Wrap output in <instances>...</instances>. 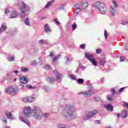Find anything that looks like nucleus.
Wrapping results in <instances>:
<instances>
[{
    "label": "nucleus",
    "mask_w": 128,
    "mask_h": 128,
    "mask_svg": "<svg viewBox=\"0 0 128 128\" xmlns=\"http://www.w3.org/2000/svg\"><path fill=\"white\" fill-rule=\"evenodd\" d=\"M54 80H56L54 78L52 77H48L47 78V82H54Z\"/></svg>",
    "instance_id": "nucleus-17"
},
{
    "label": "nucleus",
    "mask_w": 128,
    "mask_h": 128,
    "mask_svg": "<svg viewBox=\"0 0 128 128\" xmlns=\"http://www.w3.org/2000/svg\"><path fill=\"white\" fill-rule=\"evenodd\" d=\"M74 108L73 107H70L69 108H68L66 110V111L65 113V116H72V110Z\"/></svg>",
    "instance_id": "nucleus-8"
},
{
    "label": "nucleus",
    "mask_w": 128,
    "mask_h": 128,
    "mask_svg": "<svg viewBox=\"0 0 128 128\" xmlns=\"http://www.w3.org/2000/svg\"><path fill=\"white\" fill-rule=\"evenodd\" d=\"M20 80L22 84H28V78L24 76H20Z\"/></svg>",
    "instance_id": "nucleus-9"
},
{
    "label": "nucleus",
    "mask_w": 128,
    "mask_h": 128,
    "mask_svg": "<svg viewBox=\"0 0 128 128\" xmlns=\"http://www.w3.org/2000/svg\"><path fill=\"white\" fill-rule=\"evenodd\" d=\"M70 78H71V80H76V78L74 76V75H70Z\"/></svg>",
    "instance_id": "nucleus-29"
},
{
    "label": "nucleus",
    "mask_w": 128,
    "mask_h": 128,
    "mask_svg": "<svg viewBox=\"0 0 128 128\" xmlns=\"http://www.w3.org/2000/svg\"><path fill=\"white\" fill-rule=\"evenodd\" d=\"M24 122H26H26L25 121H24Z\"/></svg>",
    "instance_id": "nucleus-61"
},
{
    "label": "nucleus",
    "mask_w": 128,
    "mask_h": 128,
    "mask_svg": "<svg viewBox=\"0 0 128 128\" xmlns=\"http://www.w3.org/2000/svg\"><path fill=\"white\" fill-rule=\"evenodd\" d=\"M11 16H18V13L14 11L11 12Z\"/></svg>",
    "instance_id": "nucleus-21"
},
{
    "label": "nucleus",
    "mask_w": 128,
    "mask_h": 128,
    "mask_svg": "<svg viewBox=\"0 0 128 128\" xmlns=\"http://www.w3.org/2000/svg\"><path fill=\"white\" fill-rule=\"evenodd\" d=\"M16 6H18V4H16Z\"/></svg>",
    "instance_id": "nucleus-63"
},
{
    "label": "nucleus",
    "mask_w": 128,
    "mask_h": 128,
    "mask_svg": "<svg viewBox=\"0 0 128 128\" xmlns=\"http://www.w3.org/2000/svg\"><path fill=\"white\" fill-rule=\"evenodd\" d=\"M70 57H68V58H67V60H68V61L70 60Z\"/></svg>",
    "instance_id": "nucleus-54"
},
{
    "label": "nucleus",
    "mask_w": 128,
    "mask_h": 128,
    "mask_svg": "<svg viewBox=\"0 0 128 128\" xmlns=\"http://www.w3.org/2000/svg\"><path fill=\"white\" fill-rule=\"evenodd\" d=\"M24 114L26 116H30L32 114V116H34L36 118H40V114L38 112H40V111L38 110V107H34L33 112L32 110V108L28 106H26L24 108Z\"/></svg>",
    "instance_id": "nucleus-1"
},
{
    "label": "nucleus",
    "mask_w": 128,
    "mask_h": 128,
    "mask_svg": "<svg viewBox=\"0 0 128 128\" xmlns=\"http://www.w3.org/2000/svg\"><path fill=\"white\" fill-rule=\"evenodd\" d=\"M22 72H28V68H22Z\"/></svg>",
    "instance_id": "nucleus-25"
},
{
    "label": "nucleus",
    "mask_w": 128,
    "mask_h": 128,
    "mask_svg": "<svg viewBox=\"0 0 128 128\" xmlns=\"http://www.w3.org/2000/svg\"><path fill=\"white\" fill-rule=\"evenodd\" d=\"M112 2L113 3V4L114 6V8H116L118 6V4L116 3V0H112Z\"/></svg>",
    "instance_id": "nucleus-26"
},
{
    "label": "nucleus",
    "mask_w": 128,
    "mask_h": 128,
    "mask_svg": "<svg viewBox=\"0 0 128 128\" xmlns=\"http://www.w3.org/2000/svg\"><path fill=\"white\" fill-rule=\"evenodd\" d=\"M127 108V110H128V106L127 107V108Z\"/></svg>",
    "instance_id": "nucleus-62"
},
{
    "label": "nucleus",
    "mask_w": 128,
    "mask_h": 128,
    "mask_svg": "<svg viewBox=\"0 0 128 128\" xmlns=\"http://www.w3.org/2000/svg\"><path fill=\"white\" fill-rule=\"evenodd\" d=\"M6 30V24H3L2 25L1 28L0 30V34L2 32H5V30Z\"/></svg>",
    "instance_id": "nucleus-15"
},
{
    "label": "nucleus",
    "mask_w": 128,
    "mask_h": 128,
    "mask_svg": "<svg viewBox=\"0 0 128 128\" xmlns=\"http://www.w3.org/2000/svg\"><path fill=\"white\" fill-rule=\"evenodd\" d=\"M34 100V98L30 96H28L26 98H24L22 99V102H32Z\"/></svg>",
    "instance_id": "nucleus-11"
},
{
    "label": "nucleus",
    "mask_w": 128,
    "mask_h": 128,
    "mask_svg": "<svg viewBox=\"0 0 128 128\" xmlns=\"http://www.w3.org/2000/svg\"><path fill=\"white\" fill-rule=\"evenodd\" d=\"M80 94H83L84 96H90L92 94V92L91 91H85L81 92Z\"/></svg>",
    "instance_id": "nucleus-10"
},
{
    "label": "nucleus",
    "mask_w": 128,
    "mask_h": 128,
    "mask_svg": "<svg viewBox=\"0 0 128 128\" xmlns=\"http://www.w3.org/2000/svg\"><path fill=\"white\" fill-rule=\"evenodd\" d=\"M122 118H126V116H128V111L126 110H124L123 112L121 114Z\"/></svg>",
    "instance_id": "nucleus-19"
},
{
    "label": "nucleus",
    "mask_w": 128,
    "mask_h": 128,
    "mask_svg": "<svg viewBox=\"0 0 128 128\" xmlns=\"http://www.w3.org/2000/svg\"><path fill=\"white\" fill-rule=\"evenodd\" d=\"M26 124H28V126H30V124H29L30 122H28V123H26Z\"/></svg>",
    "instance_id": "nucleus-59"
},
{
    "label": "nucleus",
    "mask_w": 128,
    "mask_h": 128,
    "mask_svg": "<svg viewBox=\"0 0 128 128\" xmlns=\"http://www.w3.org/2000/svg\"><path fill=\"white\" fill-rule=\"evenodd\" d=\"M54 0H51L49 2L47 3L46 6H45V8H48L52 6V4H54Z\"/></svg>",
    "instance_id": "nucleus-16"
},
{
    "label": "nucleus",
    "mask_w": 128,
    "mask_h": 128,
    "mask_svg": "<svg viewBox=\"0 0 128 128\" xmlns=\"http://www.w3.org/2000/svg\"><path fill=\"white\" fill-rule=\"evenodd\" d=\"M94 8L98 10L101 14H106L108 10L106 5L100 1H96L94 4Z\"/></svg>",
    "instance_id": "nucleus-2"
},
{
    "label": "nucleus",
    "mask_w": 128,
    "mask_h": 128,
    "mask_svg": "<svg viewBox=\"0 0 128 128\" xmlns=\"http://www.w3.org/2000/svg\"><path fill=\"white\" fill-rule=\"evenodd\" d=\"M5 114H6V116H7V118H10L12 116V113H10V112L6 111L5 112Z\"/></svg>",
    "instance_id": "nucleus-20"
},
{
    "label": "nucleus",
    "mask_w": 128,
    "mask_h": 128,
    "mask_svg": "<svg viewBox=\"0 0 128 128\" xmlns=\"http://www.w3.org/2000/svg\"><path fill=\"white\" fill-rule=\"evenodd\" d=\"M110 14L111 16H116V8H114V6H110Z\"/></svg>",
    "instance_id": "nucleus-13"
},
{
    "label": "nucleus",
    "mask_w": 128,
    "mask_h": 128,
    "mask_svg": "<svg viewBox=\"0 0 128 128\" xmlns=\"http://www.w3.org/2000/svg\"><path fill=\"white\" fill-rule=\"evenodd\" d=\"M2 122H5V124H6V122H8V120H6V118H4V119L2 120Z\"/></svg>",
    "instance_id": "nucleus-45"
},
{
    "label": "nucleus",
    "mask_w": 128,
    "mask_h": 128,
    "mask_svg": "<svg viewBox=\"0 0 128 128\" xmlns=\"http://www.w3.org/2000/svg\"><path fill=\"white\" fill-rule=\"evenodd\" d=\"M18 92V89L16 88H14L12 86H8V88H6V92L8 94H16Z\"/></svg>",
    "instance_id": "nucleus-6"
},
{
    "label": "nucleus",
    "mask_w": 128,
    "mask_h": 128,
    "mask_svg": "<svg viewBox=\"0 0 128 128\" xmlns=\"http://www.w3.org/2000/svg\"><path fill=\"white\" fill-rule=\"evenodd\" d=\"M53 72L56 74L57 80H60V78H62V74H60L58 72V70H54Z\"/></svg>",
    "instance_id": "nucleus-12"
},
{
    "label": "nucleus",
    "mask_w": 128,
    "mask_h": 128,
    "mask_svg": "<svg viewBox=\"0 0 128 128\" xmlns=\"http://www.w3.org/2000/svg\"><path fill=\"white\" fill-rule=\"evenodd\" d=\"M96 54H100L102 52V50L100 49H97L96 50Z\"/></svg>",
    "instance_id": "nucleus-40"
},
{
    "label": "nucleus",
    "mask_w": 128,
    "mask_h": 128,
    "mask_svg": "<svg viewBox=\"0 0 128 128\" xmlns=\"http://www.w3.org/2000/svg\"><path fill=\"white\" fill-rule=\"evenodd\" d=\"M44 68L46 70H50V65H46L44 66Z\"/></svg>",
    "instance_id": "nucleus-31"
},
{
    "label": "nucleus",
    "mask_w": 128,
    "mask_h": 128,
    "mask_svg": "<svg viewBox=\"0 0 128 128\" xmlns=\"http://www.w3.org/2000/svg\"><path fill=\"white\" fill-rule=\"evenodd\" d=\"M58 58V56H56L55 57L53 58H52L53 62H56V60Z\"/></svg>",
    "instance_id": "nucleus-38"
},
{
    "label": "nucleus",
    "mask_w": 128,
    "mask_h": 128,
    "mask_svg": "<svg viewBox=\"0 0 128 128\" xmlns=\"http://www.w3.org/2000/svg\"><path fill=\"white\" fill-rule=\"evenodd\" d=\"M39 44H44V40H39Z\"/></svg>",
    "instance_id": "nucleus-42"
},
{
    "label": "nucleus",
    "mask_w": 128,
    "mask_h": 128,
    "mask_svg": "<svg viewBox=\"0 0 128 128\" xmlns=\"http://www.w3.org/2000/svg\"><path fill=\"white\" fill-rule=\"evenodd\" d=\"M50 56H54V54H52V52H51L50 54Z\"/></svg>",
    "instance_id": "nucleus-50"
},
{
    "label": "nucleus",
    "mask_w": 128,
    "mask_h": 128,
    "mask_svg": "<svg viewBox=\"0 0 128 128\" xmlns=\"http://www.w3.org/2000/svg\"><path fill=\"white\" fill-rule=\"evenodd\" d=\"M128 24V22H126V23H122V24Z\"/></svg>",
    "instance_id": "nucleus-53"
},
{
    "label": "nucleus",
    "mask_w": 128,
    "mask_h": 128,
    "mask_svg": "<svg viewBox=\"0 0 128 128\" xmlns=\"http://www.w3.org/2000/svg\"><path fill=\"white\" fill-rule=\"evenodd\" d=\"M124 58H126L124 56H122L120 57V62H124Z\"/></svg>",
    "instance_id": "nucleus-35"
},
{
    "label": "nucleus",
    "mask_w": 128,
    "mask_h": 128,
    "mask_svg": "<svg viewBox=\"0 0 128 128\" xmlns=\"http://www.w3.org/2000/svg\"><path fill=\"white\" fill-rule=\"evenodd\" d=\"M108 100H109L110 102H112V100H114V99L112 98L110 96V97H108Z\"/></svg>",
    "instance_id": "nucleus-41"
},
{
    "label": "nucleus",
    "mask_w": 128,
    "mask_h": 128,
    "mask_svg": "<svg viewBox=\"0 0 128 128\" xmlns=\"http://www.w3.org/2000/svg\"><path fill=\"white\" fill-rule=\"evenodd\" d=\"M104 36L106 38V40H108V33L106 32V30H104Z\"/></svg>",
    "instance_id": "nucleus-30"
},
{
    "label": "nucleus",
    "mask_w": 128,
    "mask_h": 128,
    "mask_svg": "<svg viewBox=\"0 0 128 128\" xmlns=\"http://www.w3.org/2000/svg\"><path fill=\"white\" fill-rule=\"evenodd\" d=\"M86 48V44H82L80 45V48H82V50H84Z\"/></svg>",
    "instance_id": "nucleus-33"
},
{
    "label": "nucleus",
    "mask_w": 128,
    "mask_h": 128,
    "mask_svg": "<svg viewBox=\"0 0 128 128\" xmlns=\"http://www.w3.org/2000/svg\"><path fill=\"white\" fill-rule=\"evenodd\" d=\"M85 56L86 59L90 60V62L92 64L93 66H97L96 61V59H94V55L86 52L85 53Z\"/></svg>",
    "instance_id": "nucleus-5"
},
{
    "label": "nucleus",
    "mask_w": 128,
    "mask_h": 128,
    "mask_svg": "<svg viewBox=\"0 0 128 128\" xmlns=\"http://www.w3.org/2000/svg\"><path fill=\"white\" fill-rule=\"evenodd\" d=\"M58 128H66V126H63L62 125V124L58 125Z\"/></svg>",
    "instance_id": "nucleus-46"
},
{
    "label": "nucleus",
    "mask_w": 128,
    "mask_h": 128,
    "mask_svg": "<svg viewBox=\"0 0 128 128\" xmlns=\"http://www.w3.org/2000/svg\"><path fill=\"white\" fill-rule=\"evenodd\" d=\"M100 64H102V66H104V64H106V62H105L104 61V62H102V61H101V62H100Z\"/></svg>",
    "instance_id": "nucleus-49"
},
{
    "label": "nucleus",
    "mask_w": 128,
    "mask_h": 128,
    "mask_svg": "<svg viewBox=\"0 0 128 128\" xmlns=\"http://www.w3.org/2000/svg\"><path fill=\"white\" fill-rule=\"evenodd\" d=\"M90 14H94V12L92 11L91 12H90Z\"/></svg>",
    "instance_id": "nucleus-55"
},
{
    "label": "nucleus",
    "mask_w": 128,
    "mask_h": 128,
    "mask_svg": "<svg viewBox=\"0 0 128 128\" xmlns=\"http://www.w3.org/2000/svg\"><path fill=\"white\" fill-rule=\"evenodd\" d=\"M112 96H114V94H116V90H114V89H112Z\"/></svg>",
    "instance_id": "nucleus-34"
},
{
    "label": "nucleus",
    "mask_w": 128,
    "mask_h": 128,
    "mask_svg": "<svg viewBox=\"0 0 128 128\" xmlns=\"http://www.w3.org/2000/svg\"><path fill=\"white\" fill-rule=\"evenodd\" d=\"M123 106H126V108L128 106V102H125L123 104Z\"/></svg>",
    "instance_id": "nucleus-43"
},
{
    "label": "nucleus",
    "mask_w": 128,
    "mask_h": 128,
    "mask_svg": "<svg viewBox=\"0 0 128 128\" xmlns=\"http://www.w3.org/2000/svg\"><path fill=\"white\" fill-rule=\"evenodd\" d=\"M96 102H100V98L98 97H97L95 98Z\"/></svg>",
    "instance_id": "nucleus-47"
},
{
    "label": "nucleus",
    "mask_w": 128,
    "mask_h": 128,
    "mask_svg": "<svg viewBox=\"0 0 128 128\" xmlns=\"http://www.w3.org/2000/svg\"><path fill=\"white\" fill-rule=\"evenodd\" d=\"M124 90V88H120L118 91V94H120V92H122V90Z\"/></svg>",
    "instance_id": "nucleus-36"
},
{
    "label": "nucleus",
    "mask_w": 128,
    "mask_h": 128,
    "mask_svg": "<svg viewBox=\"0 0 128 128\" xmlns=\"http://www.w3.org/2000/svg\"><path fill=\"white\" fill-rule=\"evenodd\" d=\"M22 16H25L26 12H30V6L26 4V3L22 2L20 7Z\"/></svg>",
    "instance_id": "nucleus-4"
},
{
    "label": "nucleus",
    "mask_w": 128,
    "mask_h": 128,
    "mask_svg": "<svg viewBox=\"0 0 128 128\" xmlns=\"http://www.w3.org/2000/svg\"><path fill=\"white\" fill-rule=\"evenodd\" d=\"M59 8H60V10H64V4H61Z\"/></svg>",
    "instance_id": "nucleus-27"
},
{
    "label": "nucleus",
    "mask_w": 128,
    "mask_h": 128,
    "mask_svg": "<svg viewBox=\"0 0 128 128\" xmlns=\"http://www.w3.org/2000/svg\"><path fill=\"white\" fill-rule=\"evenodd\" d=\"M14 72H15V74H18V70H15V71H14Z\"/></svg>",
    "instance_id": "nucleus-51"
},
{
    "label": "nucleus",
    "mask_w": 128,
    "mask_h": 128,
    "mask_svg": "<svg viewBox=\"0 0 128 128\" xmlns=\"http://www.w3.org/2000/svg\"><path fill=\"white\" fill-rule=\"evenodd\" d=\"M54 22H55L58 24H60V22H58V19H54Z\"/></svg>",
    "instance_id": "nucleus-39"
},
{
    "label": "nucleus",
    "mask_w": 128,
    "mask_h": 128,
    "mask_svg": "<svg viewBox=\"0 0 128 128\" xmlns=\"http://www.w3.org/2000/svg\"><path fill=\"white\" fill-rule=\"evenodd\" d=\"M44 30L46 32H50V27H48V24H46L44 26Z\"/></svg>",
    "instance_id": "nucleus-18"
},
{
    "label": "nucleus",
    "mask_w": 128,
    "mask_h": 128,
    "mask_svg": "<svg viewBox=\"0 0 128 128\" xmlns=\"http://www.w3.org/2000/svg\"><path fill=\"white\" fill-rule=\"evenodd\" d=\"M118 118H120V114H117Z\"/></svg>",
    "instance_id": "nucleus-52"
},
{
    "label": "nucleus",
    "mask_w": 128,
    "mask_h": 128,
    "mask_svg": "<svg viewBox=\"0 0 128 128\" xmlns=\"http://www.w3.org/2000/svg\"><path fill=\"white\" fill-rule=\"evenodd\" d=\"M110 128V127H107V128Z\"/></svg>",
    "instance_id": "nucleus-60"
},
{
    "label": "nucleus",
    "mask_w": 128,
    "mask_h": 128,
    "mask_svg": "<svg viewBox=\"0 0 128 128\" xmlns=\"http://www.w3.org/2000/svg\"><path fill=\"white\" fill-rule=\"evenodd\" d=\"M88 6V2H86V0H82L80 4V7L76 6V12L73 14L74 16H80V10H86V8Z\"/></svg>",
    "instance_id": "nucleus-3"
},
{
    "label": "nucleus",
    "mask_w": 128,
    "mask_h": 128,
    "mask_svg": "<svg viewBox=\"0 0 128 128\" xmlns=\"http://www.w3.org/2000/svg\"><path fill=\"white\" fill-rule=\"evenodd\" d=\"M98 114V111L96 110H94L91 112H90L88 114H87L85 116L84 118V120H88L90 118H92V116H96Z\"/></svg>",
    "instance_id": "nucleus-7"
},
{
    "label": "nucleus",
    "mask_w": 128,
    "mask_h": 128,
    "mask_svg": "<svg viewBox=\"0 0 128 128\" xmlns=\"http://www.w3.org/2000/svg\"><path fill=\"white\" fill-rule=\"evenodd\" d=\"M77 82H78V84H84V79L78 78Z\"/></svg>",
    "instance_id": "nucleus-23"
},
{
    "label": "nucleus",
    "mask_w": 128,
    "mask_h": 128,
    "mask_svg": "<svg viewBox=\"0 0 128 128\" xmlns=\"http://www.w3.org/2000/svg\"><path fill=\"white\" fill-rule=\"evenodd\" d=\"M8 60L9 62H14V57H9Z\"/></svg>",
    "instance_id": "nucleus-32"
},
{
    "label": "nucleus",
    "mask_w": 128,
    "mask_h": 128,
    "mask_svg": "<svg viewBox=\"0 0 128 128\" xmlns=\"http://www.w3.org/2000/svg\"><path fill=\"white\" fill-rule=\"evenodd\" d=\"M76 23H74L72 24V28L73 30H76Z\"/></svg>",
    "instance_id": "nucleus-28"
},
{
    "label": "nucleus",
    "mask_w": 128,
    "mask_h": 128,
    "mask_svg": "<svg viewBox=\"0 0 128 128\" xmlns=\"http://www.w3.org/2000/svg\"><path fill=\"white\" fill-rule=\"evenodd\" d=\"M24 24L26 26H30V21H28V18H26L24 20Z\"/></svg>",
    "instance_id": "nucleus-22"
},
{
    "label": "nucleus",
    "mask_w": 128,
    "mask_h": 128,
    "mask_svg": "<svg viewBox=\"0 0 128 128\" xmlns=\"http://www.w3.org/2000/svg\"><path fill=\"white\" fill-rule=\"evenodd\" d=\"M27 88H29V90H34V88H36V87L32 86V85H28Z\"/></svg>",
    "instance_id": "nucleus-24"
},
{
    "label": "nucleus",
    "mask_w": 128,
    "mask_h": 128,
    "mask_svg": "<svg viewBox=\"0 0 128 128\" xmlns=\"http://www.w3.org/2000/svg\"><path fill=\"white\" fill-rule=\"evenodd\" d=\"M10 10L8 9H6L5 10V14H10Z\"/></svg>",
    "instance_id": "nucleus-37"
},
{
    "label": "nucleus",
    "mask_w": 128,
    "mask_h": 128,
    "mask_svg": "<svg viewBox=\"0 0 128 128\" xmlns=\"http://www.w3.org/2000/svg\"><path fill=\"white\" fill-rule=\"evenodd\" d=\"M96 124H100V120H96L95 122Z\"/></svg>",
    "instance_id": "nucleus-48"
},
{
    "label": "nucleus",
    "mask_w": 128,
    "mask_h": 128,
    "mask_svg": "<svg viewBox=\"0 0 128 128\" xmlns=\"http://www.w3.org/2000/svg\"><path fill=\"white\" fill-rule=\"evenodd\" d=\"M14 82H16V79L14 78Z\"/></svg>",
    "instance_id": "nucleus-57"
},
{
    "label": "nucleus",
    "mask_w": 128,
    "mask_h": 128,
    "mask_svg": "<svg viewBox=\"0 0 128 128\" xmlns=\"http://www.w3.org/2000/svg\"><path fill=\"white\" fill-rule=\"evenodd\" d=\"M44 18H41V20H44Z\"/></svg>",
    "instance_id": "nucleus-58"
},
{
    "label": "nucleus",
    "mask_w": 128,
    "mask_h": 128,
    "mask_svg": "<svg viewBox=\"0 0 128 128\" xmlns=\"http://www.w3.org/2000/svg\"><path fill=\"white\" fill-rule=\"evenodd\" d=\"M48 114H42V116H44V118H48Z\"/></svg>",
    "instance_id": "nucleus-44"
},
{
    "label": "nucleus",
    "mask_w": 128,
    "mask_h": 128,
    "mask_svg": "<svg viewBox=\"0 0 128 128\" xmlns=\"http://www.w3.org/2000/svg\"><path fill=\"white\" fill-rule=\"evenodd\" d=\"M105 108L108 110H110V112H112L114 107L112 106L111 104H108L105 106Z\"/></svg>",
    "instance_id": "nucleus-14"
},
{
    "label": "nucleus",
    "mask_w": 128,
    "mask_h": 128,
    "mask_svg": "<svg viewBox=\"0 0 128 128\" xmlns=\"http://www.w3.org/2000/svg\"><path fill=\"white\" fill-rule=\"evenodd\" d=\"M14 16H11L10 17V18H14Z\"/></svg>",
    "instance_id": "nucleus-56"
}]
</instances>
